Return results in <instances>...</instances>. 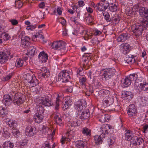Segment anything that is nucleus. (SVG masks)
Here are the masks:
<instances>
[{"label":"nucleus","instance_id":"obj_49","mask_svg":"<svg viewBox=\"0 0 148 148\" xmlns=\"http://www.w3.org/2000/svg\"><path fill=\"white\" fill-rule=\"evenodd\" d=\"M101 92L103 94V96L105 97V98L111 97L110 95V92L109 91L107 90H103L101 91Z\"/></svg>","mask_w":148,"mask_h":148},{"label":"nucleus","instance_id":"obj_43","mask_svg":"<svg viewBox=\"0 0 148 148\" xmlns=\"http://www.w3.org/2000/svg\"><path fill=\"white\" fill-rule=\"evenodd\" d=\"M128 76L132 82L134 81H136L139 80L138 79V75L136 73L131 74Z\"/></svg>","mask_w":148,"mask_h":148},{"label":"nucleus","instance_id":"obj_41","mask_svg":"<svg viewBox=\"0 0 148 148\" xmlns=\"http://www.w3.org/2000/svg\"><path fill=\"white\" fill-rule=\"evenodd\" d=\"M24 61L20 58H18L15 63V65L17 67H20L23 66Z\"/></svg>","mask_w":148,"mask_h":148},{"label":"nucleus","instance_id":"obj_31","mask_svg":"<svg viewBox=\"0 0 148 148\" xmlns=\"http://www.w3.org/2000/svg\"><path fill=\"white\" fill-rule=\"evenodd\" d=\"M128 37L127 34H123L119 36L117 38V40L119 42H123L128 39Z\"/></svg>","mask_w":148,"mask_h":148},{"label":"nucleus","instance_id":"obj_22","mask_svg":"<svg viewBox=\"0 0 148 148\" xmlns=\"http://www.w3.org/2000/svg\"><path fill=\"white\" fill-rule=\"evenodd\" d=\"M8 56L5 53L0 52V63H5L8 61Z\"/></svg>","mask_w":148,"mask_h":148},{"label":"nucleus","instance_id":"obj_11","mask_svg":"<svg viewBox=\"0 0 148 148\" xmlns=\"http://www.w3.org/2000/svg\"><path fill=\"white\" fill-rule=\"evenodd\" d=\"M127 113L130 117L135 116L137 114V108L134 104L130 105L127 108Z\"/></svg>","mask_w":148,"mask_h":148},{"label":"nucleus","instance_id":"obj_33","mask_svg":"<svg viewBox=\"0 0 148 148\" xmlns=\"http://www.w3.org/2000/svg\"><path fill=\"white\" fill-rule=\"evenodd\" d=\"M102 134L100 135H96L94 136V140L95 143L97 145L101 144L102 142L103 137L101 136Z\"/></svg>","mask_w":148,"mask_h":148},{"label":"nucleus","instance_id":"obj_14","mask_svg":"<svg viewBox=\"0 0 148 148\" xmlns=\"http://www.w3.org/2000/svg\"><path fill=\"white\" fill-rule=\"evenodd\" d=\"M38 72L40 74V75L43 78H47L50 75V73L49 70L45 67H42Z\"/></svg>","mask_w":148,"mask_h":148},{"label":"nucleus","instance_id":"obj_47","mask_svg":"<svg viewBox=\"0 0 148 148\" xmlns=\"http://www.w3.org/2000/svg\"><path fill=\"white\" fill-rule=\"evenodd\" d=\"M27 51L29 55L31 56L33 55L35 53L36 48L33 46H31L28 49Z\"/></svg>","mask_w":148,"mask_h":148},{"label":"nucleus","instance_id":"obj_30","mask_svg":"<svg viewBox=\"0 0 148 148\" xmlns=\"http://www.w3.org/2000/svg\"><path fill=\"white\" fill-rule=\"evenodd\" d=\"M72 103L71 99L70 98H68L66 99L65 102L63 103V108L64 110L66 109L72 105Z\"/></svg>","mask_w":148,"mask_h":148},{"label":"nucleus","instance_id":"obj_26","mask_svg":"<svg viewBox=\"0 0 148 148\" xmlns=\"http://www.w3.org/2000/svg\"><path fill=\"white\" fill-rule=\"evenodd\" d=\"M138 101L139 104L143 106H146L148 103L147 98L144 97L138 98Z\"/></svg>","mask_w":148,"mask_h":148},{"label":"nucleus","instance_id":"obj_42","mask_svg":"<svg viewBox=\"0 0 148 148\" xmlns=\"http://www.w3.org/2000/svg\"><path fill=\"white\" fill-rule=\"evenodd\" d=\"M112 22H111L112 24L114 25L115 24H117L120 21L119 17L117 15H116L112 19Z\"/></svg>","mask_w":148,"mask_h":148},{"label":"nucleus","instance_id":"obj_61","mask_svg":"<svg viewBox=\"0 0 148 148\" xmlns=\"http://www.w3.org/2000/svg\"><path fill=\"white\" fill-rule=\"evenodd\" d=\"M113 107H115L114 108L112 109L111 110H110V111H114L115 112H117L120 110V106L119 105H117L116 106H113Z\"/></svg>","mask_w":148,"mask_h":148},{"label":"nucleus","instance_id":"obj_10","mask_svg":"<svg viewBox=\"0 0 148 148\" xmlns=\"http://www.w3.org/2000/svg\"><path fill=\"white\" fill-rule=\"evenodd\" d=\"M64 98L63 95L62 93H60L56 94L54 105L55 106L56 109L57 110L58 109L59 106L62 102Z\"/></svg>","mask_w":148,"mask_h":148},{"label":"nucleus","instance_id":"obj_37","mask_svg":"<svg viewBox=\"0 0 148 148\" xmlns=\"http://www.w3.org/2000/svg\"><path fill=\"white\" fill-rule=\"evenodd\" d=\"M132 30L135 36H139L142 34L143 30V28H134Z\"/></svg>","mask_w":148,"mask_h":148},{"label":"nucleus","instance_id":"obj_13","mask_svg":"<svg viewBox=\"0 0 148 148\" xmlns=\"http://www.w3.org/2000/svg\"><path fill=\"white\" fill-rule=\"evenodd\" d=\"M130 46L127 43L121 44L120 47L121 51L123 54H126L130 50Z\"/></svg>","mask_w":148,"mask_h":148},{"label":"nucleus","instance_id":"obj_64","mask_svg":"<svg viewBox=\"0 0 148 148\" xmlns=\"http://www.w3.org/2000/svg\"><path fill=\"white\" fill-rule=\"evenodd\" d=\"M13 75L12 73H10L8 75H7L6 77L4 78V80L5 81H8L11 78Z\"/></svg>","mask_w":148,"mask_h":148},{"label":"nucleus","instance_id":"obj_27","mask_svg":"<svg viewBox=\"0 0 148 148\" xmlns=\"http://www.w3.org/2000/svg\"><path fill=\"white\" fill-rule=\"evenodd\" d=\"M125 132V139L128 141L130 140L133 137V134L132 132L130 130H127Z\"/></svg>","mask_w":148,"mask_h":148},{"label":"nucleus","instance_id":"obj_6","mask_svg":"<svg viewBox=\"0 0 148 148\" xmlns=\"http://www.w3.org/2000/svg\"><path fill=\"white\" fill-rule=\"evenodd\" d=\"M38 103L45 106H50L52 104V102L48 96H45L40 97L38 100Z\"/></svg>","mask_w":148,"mask_h":148},{"label":"nucleus","instance_id":"obj_38","mask_svg":"<svg viewBox=\"0 0 148 148\" xmlns=\"http://www.w3.org/2000/svg\"><path fill=\"white\" fill-rule=\"evenodd\" d=\"M89 114L88 110H86L82 112L80 116V119L82 120H84L87 119L89 117Z\"/></svg>","mask_w":148,"mask_h":148},{"label":"nucleus","instance_id":"obj_9","mask_svg":"<svg viewBox=\"0 0 148 148\" xmlns=\"http://www.w3.org/2000/svg\"><path fill=\"white\" fill-rule=\"evenodd\" d=\"M25 133L27 136H33L36 134V128L34 126H27L25 128Z\"/></svg>","mask_w":148,"mask_h":148},{"label":"nucleus","instance_id":"obj_40","mask_svg":"<svg viewBox=\"0 0 148 148\" xmlns=\"http://www.w3.org/2000/svg\"><path fill=\"white\" fill-rule=\"evenodd\" d=\"M108 7L110 10L112 12H116L117 10V7L116 5L113 3L109 4Z\"/></svg>","mask_w":148,"mask_h":148},{"label":"nucleus","instance_id":"obj_21","mask_svg":"<svg viewBox=\"0 0 148 148\" xmlns=\"http://www.w3.org/2000/svg\"><path fill=\"white\" fill-rule=\"evenodd\" d=\"M2 101L5 106H8L10 105L12 102V100L10 95H5L3 96Z\"/></svg>","mask_w":148,"mask_h":148},{"label":"nucleus","instance_id":"obj_52","mask_svg":"<svg viewBox=\"0 0 148 148\" xmlns=\"http://www.w3.org/2000/svg\"><path fill=\"white\" fill-rule=\"evenodd\" d=\"M29 140L27 139H25L20 142V145L21 146L26 147L27 145Z\"/></svg>","mask_w":148,"mask_h":148},{"label":"nucleus","instance_id":"obj_17","mask_svg":"<svg viewBox=\"0 0 148 148\" xmlns=\"http://www.w3.org/2000/svg\"><path fill=\"white\" fill-rule=\"evenodd\" d=\"M41 131L42 133L45 135H53L55 134V130H53L52 132L51 130L49 127L43 125Z\"/></svg>","mask_w":148,"mask_h":148},{"label":"nucleus","instance_id":"obj_45","mask_svg":"<svg viewBox=\"0 0 148 148\" xmlns=\"http://www.w3.org/2000/svg\"><path fill=\"white\" fill-rule=\"evenodd\" d=\"M79 82L80 85L85 87L87 82V79L85 77H80L79 79Z\"/></svg>","mask_w":148,"mask_h":148},{"label":"nucleus","instance_id":"obj_8","mask_svg":"<svg viewBox=\"0 0 148 148\" xmlns=\"http://www.w3.org/2000/svg\"><path fill=\"white\" fill-rule=\"evenodd\" d=\"M66 44L64 41L60 40L53 42L51 45L52 48L56 50H61L65 48Z\"/></svg>","mask_w":148,"mask_h":148},{"label":"nucleus","instance_id":"obj_44","mask_svg":"<svg viewBox=\"0 0 148 148\" xmlns=\"http://www.w3.org/2000/svg\"><path fill=\"white\" fill-rule=\"evenodd\" d=\"M6 110L2 106L0 107V115L2 117H5L7 115Z\"/></svg>","mask_w":148,"mask_h":148},{"label":"nucleus","instance_id":"obj_53","mask_svg":"<svg viewBox=\"0 0 148 148\" xmlns=\"http://www.w3.org/2000/svg\"><path fill=\"white\" fill-rule=\"evenodd\" d=\"M35 38H40L42 40L43 42V43H44L47 42L46 40H44V36L41 33L40 34L38 32L36 33V35L35 36Z\"/></svg>","mask_w":148,"mask_h":148},{"label":"nucleus","instance_id":"obj_56","mask_svg":"<svg viewBox=\"0 0 148 148\" xmlns=\"http://www.w3.org/2000/svg\"><path fill=\"white\" fill-rule=\"evenodd\" d=\"M141 23L143 28H146L148 27V21L147 20H143L141 21Z\"/></svg>","mask_w":148,"mask_h":148},{"label":"nucleus","instance_id":"obj_39","mask_svg":"<svg viewBox=\"0 0 148 148\" xmlns=\"http://www.w3.org/2000/svg\"><path fill=\"white\" fill-rule=\"evenodd\" d=\"M54 119V121L57 125L61 126L62 125L63 123L62 119L58 115L55 116Z\"/></svg>","mask_w":148,"mask_h":148},{"label":"nucleus","instance_id":"obj_1","mask_svg":"<svg viewBox=\"0 0 148 148\" xmlns=\"http://www.w3.org/2000/svg\"><path fill=\"white\" fill-rule=\"evenodd\" d=\"M67 130L65 133V135L62 136L60 141L62 144H64L66 141H70L75 135V130L74 128L67 127Z\"/></svg>","mask_w":148,"mask_h":148},{"label":"nucleus","instance_id":"obj_12","mask_svg":"<svg viewBox=\"0 0 148 148\" xmlns=\"http://www.w3.org/2000/svg\"><path fill=\"white\" fill-rule=\"evenodd\" d=\"M75 107L79 112L82 111L86 107V103L84 99H82L78 101L77 103L75 105Z\"/></svg>","mask_w":148,"mask_h":148},{"label":"nucleus","instance_id":"obj_16","mask_svg":"<svg viewBox=\"0 0 148 148\" xmlns=\"http://www.w3.org/2000/svg\"><path fill=\"white\" fill-rule=\"evenodd\" d=\"M139 12L141 17L148 19V9L147 8L143 7L140 8Z\"/></svg>","mask_w":148,"mask_h":148},{"label":"nucleus","instance_id":"obj_50","mask_svg":"<svg viewBox=\"0 0 148 148\" xmlns=\"http://www.w3.org/2000/svg\"><path fill=\"white\" fill-rule=\"evenodd\" d=\"M94 18L90 15V14H88V16L85 18V20L88 24H91V23L92 22Z\"/></svg>","mask_w":148,"mask_h":148},{"label":"nucleus","instance_id":"obj_5","mask_svg":"<svg viewBox=\"0 0 148 148\" xmlns=\"http://www.w3.org/2000/svg\"><path fill=\"white\" fill-rule=\"evenodd\" d=\"M26 76V80L29 81L28 85L29 87H34L38 84V81L35 76L29 74H27Z\"/></svg>","mask_w":148,"mask_h":148},{"label":"nucleus","instance_id":"obj_3","mask_svg":"<svg viewBox=\"0 0 148 148\" xmlns=\"http://www.w3.org/2000/svg\"><path fill=\"white\" fill-rule=\"evenodd\" d=\"M70 71L66 70L62 71L58 74V81L65 83L69 82L70 79Z\"/></svg>","mask_w":148,"mask_h":148},{"label":"nucleus","instance_id":"obj_23","mask_svg":"<svg viewBox=\"0 0 148 148\" xmlns=\"http://www.w3.org/2000/svg\"><path fill=\"white\" fill-rule=\"evenodd\" d=\"M114 102L113 99L111 97L105 98L103 100V102L105 106H108L112 105Z\"/></svg>","mask_w":148,"mask_h":148},{"label":"nucleus","instance_id":"obj_20","mask_svg":"<svg viewBox=\"0 0 148 148\" xmlns=\"http://www.w3.org/2000/svg\"><path fill=\"white\" fill-rule=\"evenodd\" d=\"M30 38L27 36H25L21 38V45L24 48H27L30 45Z\"/></svg>","mask_w":148,"mask_h":148},{"label":"nucleus","instance_id":"obj_29","mask_svg":"<svg viewBox=\"0 0 148 148\" xmlns=\"http://www.w3.org/2000/svg\"><path fill=\"white\" fill-rule=\"evenodd\" d=\"M34 118L36 123H39L42 121L43 116L42 114H36L34 115Z\"/></svg>","mask_w":148,"mask_h":148},{"label":"nucleus","instance_id":"obj_19","mask_svg":"<svg viewBox=\"0 0 148 148\" xmlns=\"http://www.w3.org/2000/svg\"><path fill=\"white\" fill-rule=\"evenodd\" d=\"M123 97L125 99L130 100L133 98L134 95L131 92L126 91H124L122 93Z\"/></svg>","mask_w":148,"mask_h":148},{"label":"nucleus","instance_id":"obj_32","mask_svg":"<svg viewBox=\"0 0 148 148\" xmlns=\"http://www.w3.org/2000/svg\"><path fill=\"white\" fill-rule=\"evenodd\" d=\"M0 38L4 41H6L10 38V36L7 33L6 31H4L1 33H0Z\"/></svg>","mask_w":148,"mask_h":148},{"label":"nucleus","instance_id":"obj_34","mask_svg":"<svg viewBox=\"0 0 148 148\" xmlns=\"http://www.w3.org/2000/svg\"><path fill=\"white\" fill-rule=\"evenodd\" d=\"M125 61L128 64H132L135 62L134 57L132 55H129L126 58Z\"/></svg>","mask_w":148,"mask_h":148},{"label":"nucleus","instance_id":"obj_58","mask_svg":"<svg viewBox=\"0 0 148 148\" xmlns=\"http://www.w3.org/2000/svg\"><path fill=\"white\" fill-rule=\"evenodd\" d=\"M78 125L77 122L76 121H72L71 123L69 124V125L68 126L67 128L70 127L71 128H73L77 126Z\"/></svg>","mask_w":148,"mask_h":148},{"label":"nucleus","instance_id":"obj_28","mask_svg":"<svg viewBox=\"0 0 148 148\" xmlns=\"http://www.w3.org/2000/svg\"><path fill=\"white\" fill-rule=\"evenodd\" d=\"M143 141V140L142 138L136 137L131 141V143L133 145L136 146L140 145Z\"/></svg>","mask_w":148,"mask_h":148},{"label":"nucleus","instance_id":"obj_15","mask_svg":"<svg viewBox=\"0 0 148 148\" xmlns=\"http://www.w3.org/2000/svg\"><path fill=\"white\" fill-rule=\"evenodd\" d=\"M112 129L113 127L112 125L109 124H104L101 127L100 131L102 134H108Z\"/></svg>","mask_w":148,"mask_h":148},{"label":"nucleus","instance_id":"obj_46","mask_svg":"<svg viewBox=\"0 0 148 148\" xmlns=\"http://www.w3.org/2000/svg\"><path fill=\"white\" fill-rule=\"evenodd\" d=\"M138 81L137 80L135 81L134 84V87L136 90H141L142 85L143 84L139 83L138 82Z\"/></svg>","mask_w":148,"mask_h":148},{"label":"nucleus","instance_id":"obj_60","mask_svg":"<svg viewBox=\"0 0 148 148\" xmlns=\"http://www.w3.org/2000/svg\"><path fill=\"white\" fill-rule=\"evenodd\" d=\"M12 132L14 136L16 137L20 135V132L17 129H14L12 130Z\"/></svg>","mask_w":148,"mask_h":148},{"label":"nucleus","instance_id":"obj_24","mask_svg":"<svg viewBox=\"0 0 148 148\" xmlns=\"http://www.w3.org/2000/svg\"><path fill=\"white\" fill-rule=\"evenodd\" d=\"M131 82L132 81L127 76L122 81V86L124 88L127 87L131 84Z\"/></svg>","mask_w":148,"mask_h":148},{"label":"nucleus","instance_id":"obj_7","mask_svg":"<svg viewBox=\"0 0 148 148\" xmlns=\"http://www.w3.org/2000/svg\"><path fill=\"white\" fill-rule=\"evenodd\" d=\"M109 5V3L104 0L101 1L95 6L97 7V11L103 12L106 9Z\"/></svg>","mask_w":148,"mask_h":148},{"label":"nucleus","instance_id":"obj_51","mask_svg":"<svg viewBox=\"0 0 148 148\" xmlns=\"http://www.w3.org/2000/svg\"><path fill=\"white\" fill-rule=\"evenodd\" d=\"M44 112V109L42 106H37V112L38 114H42Z\"/></svg>","mask_w":148,"mask_h":148},{"label":"nucleus","instance_id":"obj_62","mask_svg":"<svg viewBox=\"0 0 148 148\" xmlns=\"http://www.w3.org/2000/svg\"><path fill=\"white\" fill-rule=\"evenodd\" d=\"M17 34L19 35V37L20 38H21L22 37H23L25 35V32L24 31H22L21 30L18 31V32Z\"/></svg>","mask_w":148,"mask_h":148},{"label":"nucleus","instance_id":"obj_55","mask_svg":"<svg viewBox=\"0 0 148 148\" xmlns=\"http://www.w3.org/2000/svg\"><path fill=\"white\" fill-rule=\"evenodd\" d=\"M25 23L28 25L27 27H30L31 28H36L37 27L36 25L32 23V25H31L30 22L28 21H25Z\"/></svg>","mask_w":148,"mask_h":148},{"label":"nucleus","instance_id":"obj_48","mask_svg":"<svg viewBox=\"0 0 148 148\" xmlns=\"http://www.w3.org/2000/svg\"><path fill=\"white\" fill-rule=\"evenodd\" d=\"M8 122L9 125L11 128H14L16 127L17 123L15 121H10V119H8Z\"/></svg>","mask_w":148,"mask_h":148},{"label":"nucleus","instance_id":"obj_57","mask_svg":"<svg viewBox=\"0 0 148 148\" xmlns=\"http://www.w3.org/2000/svg\"><path fill=\"white\" fill-rule=\"evenodd\" d=\"M104 114H100L99 116V121L101 123H103L105 122Z\"/></svg>","mask_w":148,"mask_h":148},{"label":"nucleus","instance_id":"obj_2","mask_svg":"<svg viewBox=\"0 0 148 148\" xmlns=\"http://www.w3.org/2000/svg\"><path fill=\"white\" fill-rule=\"evenodd\" d=\"M116 70L114 68H109L103 70L102 75V79L103 81H107L111 79L114 75Z\"/></svg>","mask_w":148,"mask_h":148},{"label":"nucleus","instance_id":"obj_36","mask_svg":"<svg viewBox=\"0 0 148 148\" xmlns=\"http://www.w3.org/2000/svg\"><path fill=\"white\" fill-rule=\"evenodd\" d=\"M3 148H13L14 145L13 143L10 141H6L3 143Z\"/></svg>","mask_w":148,"mask_h":148},{"label":"nucleus","instance_id":"obj_18","mask_svg":"<svg viewBox=\"0 0 148 148\" xmlns=\"http://www.w3.org/2000/svg\"><path fill=\"white\" fill-rule=\"evenodd\" d=\"M38 59L42 63H45L48 60V56L44 51H42L39 54Z\"/></svg>","mask_w":148,"mask_h":148},{"label":"nucleus","instance_id":"obj_54","mask_svg":"<svg viewBox=\"0 0 148 148\" xmlns=\"http://www.w3.org/2000/svg\"><path fill=\"white\" fill-rule=\"evenodd\" d=\"M148 93V83L143 84L141 90Z\"/></svg>","mask_w":148,"mask_h":148},{"label":"nucleus","instance_id":"obj_25","mask_svg":"<svg viewBox=\"0 0 148 148\" xmlns=\"http://www.w3.org/2000/svg\"><path fill=\"white\" fill-rule=\"evenodd\" d=\"M83 135L88 138L91 135V130L90 129L86 127L83 128L81 131Z\"/></svg>","mask_w":148,"mask_h":148},{"label":"nucleus","instance_id":"obj_35","mask_svg":"<svg viewBox=\"0 0 148 148\" xmlns=\"http://www.w3.org/2000/svg\"><path fill=\"white\" fill-rule=\"evenodd\" d=\"M86 142L85 141L79 140L76 142V148H84L86 145Z\"/></svg>","mask_w":148,"mask_h":148},{"label":"nucleus","instance_id":"obj_59","mask_svg":"<svg viewBox=\"0 0 148 148\" xmlns=\"http://www.w3.org/2000/svg\"><path fill=\"white\" fill-rule=\"evenodd\" d=\"M103 15L107 21H111V19L109 18L110 16L108 12L104 13L103 14Z\"/></svg>","mask_w":148,"mask_h":148},{"label":"nucleus","instance_id":"obj_63","mask_svg":"<svg viewBox=\"0 0 148 148\" xmlns=\"http://www.w3.org/2000/svg\"><path fill=\"white\" fill-rule=\"evenodd\" d=\"M15 3L16 5L17 6L18 8H20L23 5V4L22 3L20 0L16 1L15 2Z\"/></svg>","mask_w":148,"mask_h":148},{"label":"nucleus","instance_id":"obj_4","mask_svg":"<svg viewBox=\"0 0 148 148\" xmlns=\"http://www.w3.org/2000/svg\"><path fill=\"white\" fill-rule=\"evenodd\" d=\"M12 96L14 97L13 103L15 105H20L24 102V99L22 97L18 96V93L16 91L11 92Z\"/></svg>","mask_w":148,"mask_h":148}]
</instances>
